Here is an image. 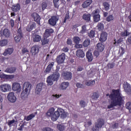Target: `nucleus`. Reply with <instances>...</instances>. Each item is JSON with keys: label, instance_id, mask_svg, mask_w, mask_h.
<instances>
[{"label": "nucleus", "instance_id": "f257e3e1", "mask_svg": "<svg viewBox=\"0 0 131 131\" xmlns=\"http://www.w3.org/2000/svg\"><path fill=\"white\" fill-rule=\"evenodd\" d=\"M106 97H109L111 101L110 105H107V109H111L114 107L122 106L124 103V97L120 93L119 89L112 90V94H106Z\"/></svg>", "mask_w": 131, "mask_h": 131}, {"label": "nucleus", "instance_id": "f03ea898", "mask_svg": "<svg viewBox=\"0 0 131 131\" xmlns=\"http://www.w3.org/2000/svg\"><path fill=\"white\" fill-rule=\"evenodd\" d=\"M46 115L49 117H51V120H52V121H56L60 116L63 119L66 118L67 116L69 115V114L65 112V111L62 108L59 107L57 108V111L55 112V108L51 107L49 108L47 112Z\"/></svg>", "mask_w": 131, "mask_h": 131}, {"label": "nucleus", "instance_id": "7ed1b4c3", "mask_svg": "<svg viewBox=\"0 0 131 131\" xmlns=\"http://www.w3.org/2000/svg\"><path fill=\"white\" fill-rule=\"evenodd\" d=\"M31 84L29 82H25L23 84V91L21 94V98L23 100L26 98L28 97V94L30 92V90H31Z\"/></svg>", "mask_w": 131, "mask_h": 131}, {"label": "nucleus", "instance_id": "20e7f679", "mask_svg": "<svg viewBox=\"0 0 131 131\" xmlns=\"http://www.w3.org/2000/svg\"><path fill=\"white\" fill-rule=\"evenodd\" d=\"M105 121L102 119L98 120L97 122L95 124V128L93 127V131H99V128H101L103 125H104Z\"/></svg>", "mask_w": 131, "mask_h": 131}, {"label": "nucleus", "instance_id": "39448f33", "mask_svg": "<svg viewBox=\"0 0 131 131\" xmlns=\"http://www.w3.org/2000/svg\"><path fill=\"white\" fill-rule=\"evenodd\" d=\"M58 21H59V16L53 15L48 20V24L50 26H56Z\"/></svg>", "mask_w": 131, "mask_h": 131}, {"label": "nucleus", "instance_id": "423d86ee", "mask_svg": "<svg viewBox=\"0 0 131 131\" xmlns=\"http://www.w3.org/2000/svg\"><path fill=\"white\" fill-rule=\"evenodd\" d=\"M65 59H66V55L65 53H63L57 56L56 61L57 64H63L65 61Z\"/></svg>", "mask_w": 131, "mask_h": 131}, {"label": "nucleus", "instance_id": "0eeeda50", "mask_svg": "<svg viewBox=\"0 0 131 131\" xmlns=\"http://www.w3.org/2000/svg\"><path fill=\"white\" fill-rule=\"evenodd\" d=\"M12 87L11 86V85L9 84H2L0 86V90L1 92H3V93H6V92H10V90Z\"/></svg>", "mask_w": 131, "mask_h": 131}, {"label": "nucleus", "instance_id": "6e6552de", "mask_svg": "<svg viewBox=\"0 0 131 131\" xmlns=\"http://www.w3.org/2000/svg\"><path fill=\"white\" fill-rule=\"evenodd\" d=\"M17 35H16L14 37V40L16 41V42H19L20 40H21V38L23 37V33H22V30L21 29V27H20L17 30Z\"/></svg>", "mask_w": 131, "mask_h": 131}, {"label": "nucleus", "instance_id": "1a4fd4ad", "mask_svg": "<svg viewBox=\"0 0 131 131\" xmlns=\"http://www.w3.org/2000/svg\"><path fill=\"white\" fill-rule=\"evenodd\" d=\"M92 15L93 16L94 22H99V20H101V16L100 15L98 10L93 11Z\"/></svg>", "mask_w": 131, "mask_h": 131}, {"label": "nucleus", "instance_id": "9d476101", "mask_svg": "<svg viewBox=\"0 0 131 131\" xmlns=\"http://www.w3.org/2000/svg\"><path fill=\"white\" fill-rule=\"evenodd\" d=\"M39 49H40V47L38 45L33 46L31 49V53H32L33 56H35V55H37L39 52Z\"/></svg>", "mask_w": 131, "mask_h": 131}, {"label": "nucleus", "instance_id": "9b49d317", "mask_svg": "<svg viewBox=\"0 0 131 131\" xmlns=\"http://www.w3.org/2000/svg\"><path fill=\"white\" fill-rule=\"evenodd\" d=\"M62 76L65 80H71L72 79V73L71 72H63Z\"/></svg>", "mask_w": 131, "mask_h": 131}, {"label": "nucleus", "instance_id": "f8f14e48", "mask_svg": "<svg viewBox=\"0 0 131 131\" xmlns=\"http://www.w3.org/2000/svg\"><path fill=\"white\" fill-rule=\"evenodd\" d=\"M12 90L16 93H20L21 92V85L18 82H14L12 84Z\"/></svg>", "mask_w": 131, "mask_h": 131}, {"label": "nucleus", "instance_id": "ddd939ff", "mask_svg": "<svg viewBox=\"0 0 131 131\" xmlns=\"http://www.w3.org/2000/svg\"><path fill=\"white\" fill-rule=\"evenodd\" d=\"M32 17L33 18L34 21L36 22L37 24L40 25V20L41 19V17H40V16H39L38 14L35 12L33 13L32 14Z\"/></svg>", "mask_w": 131, "mask_h": 131}, {"label": "nucleus", "instance_id": "4468645a", "mask_svg": "<svg viewBox=\"0 0 131 131\" xmlns=\"http://www.w3.org/2000/svg\"><path fill=\"white\" fill-rule=\"evenodd\" d=\"M7 98L11 103H15V102H16V100H17L16 96H15V93L13 92L9 93L7 96Z\"/></svg>", "mask_w": 131, "mask_h": 131}, {"label": "nucleus", "instance_id": "2eb2a0df", "mask_svg": "<svg viewBox=\"0 0 131 131\" xmlns=\"http://www.w3.org/2000/svg\"><path fill=\"white\" fill-rule=\"evenodd\" d=\"M54 65H55L54 62H50L44 72L46 74L50 73L51 71H52V69H54Z\"/></svg>", "mask_w": 131, "mask_h": 131}, {"label": "nucleus", "instance_id": "dca6fc26", "mask_svg": "<svg viewBox=\"0 0 131 131\" xmlns=\"http://www.w3.org/2000/svg\"><path fill=\"white\" fill-rule=\"evenodd\" d=\"M1 36H5V37H9L10 36V30L8 29H4V30H2L0 31Z\"/></svg>", "mask_w": 131, "mask_h": 131}, {"label": "nucleus", "instance_id": "f3484780", "mask_svg": "<svg viewBox=\"0 0 131 131\" xmlns=\"http://www.w3.org/2000/svg\"><path fill=\"white\" fill-rule=\"evenodd\" d=\"M52 33H54V30L53 29H47L45 30L43 36L44 37H46V38H48V37H49V36H51V35H52Z\"/></svg>", "mask_w": 131, "mask_h": 131}, {"label": "nucleus", "instance_id": "a211bd4d", "mask_svg": "<svg viewBox=\"0 0 131 131\" xmlns=\"http://www.w3.org/2000/svg\"><path fill=\"white\" fill-rule=\"evenodd\" d=\"M108 37V34L106 32H102L100 34V38L99 40L101 42L106 41L107 40V38Z\"/></svg>", "mask_w": 131, "mask_h": 131}, {"label": "nucleus", "instance_id": "6ab92c4d", "mask_svg": "<svg viewBox=\"0 0 131 131\" xmlns=\"http://www.w3.org/2000/svg\"><path fill=\"white\" fill-rule=\"evenodd\" d=\"M43 84L42 83H39L37 84L35 89V94L39 95L41 91H42V86Z\"/></svg>", "mask_w": 131, "mask_h": 131}, {"label": "nucleus", "instance_id": "aec40b11", "mask_svg": "<svg viewBox=\"0 0 131 131\" xmlns=\"http://www.w3.org/2000/svg\"><path fill=\"white\" fill-rule=\"evenodd\" d=\"M35 28H36V24L35 23H32L30 25L29 24L26 29L27 31L30 32V31H32V30L35 29Z\"/></svg>", "mask_w": 131, "mask_h": 131}, {"label": "nucleus", "instance_id": "412c9836", "mask_svg": "<svg viewBox=\"0 0 131 131\" xmlns=\"http://www.w3.org/2000/svg\"><path fill=\"white\" fill-rule=\"evenodd\" d=\"M33 42H39L41 40V36L38 34H35L32 36Z\"/></svg>", "mask_w": 131, "mask_h": 131}, {"label": "nucleus", "instance_id": "4be33fe9", "mask_svg": "<svg viewBox=\"0 0 131 131\" xmlns=\"http://www.w3.org/2000/svg\"><path fill=\"white\" fill-rule=\"evenodd\" d=\"M76 55L78 58H84L85 54L83 52V50L81 49H78L76 52Z\"/></svg>", "mask_w": 131, "mask_h": 131}, {"label": "nucleus", "instance_id": "5701e85b", "mask_svg": "<svg viewBox=\"0 0 131 131\" xmlns=\"http://www.w3.org/2000/svg\"><path fill=\"white\" fill-rule=\"evenodd\" d=\"M21 7L20 6V4L17 3L16 5H13L11 7V10L13 12H18L19 10H20Z\"/></svg>", "mask_w": 131, "mask_h": 131}, {"label": "nucleus", "instance_id": "b1692460", "mask_svg": "<svg viewBox=\"0 0 131 131\" xmlns=\"http://www.w3.org/2000/svg\"><path fill=\"white\" fill-rule=\"evenodd\" d=\"M105 49V45H103V43L99 42L98 43L96 46V50L98 52H103Z\"/></svg>", "mask_w": 131, "mask_h": 131}, {"label": "nucleus", "instance_id": "393cba45", "mask_svg": "<svg viewBox=\"0 0 131 131\" xmlns=\"http://www.w3.org/2000/svg\"><path fill=\"white\" fill-rule=\"evenodd\" d=\"M124 90L125 92L128 94V95H130L131 94V85L129 84L128 83H126V84H124Z\"/></svg>", "mask_w": 131, "mask_h": 131}, {"label": "nucleus", "instance_id": "a878e982", "mask_svg": "<svg viewBox=\"0 0 131 131\" xmlns=\"http://www.w3.org/2000/svg\"><path fill=\"white\" fill-rule=\"evenodd\" d=\"M69 86V82H63L60 85V90H62V91L66 90V89Z\"/></svg>", "mask_w": 131, "mask_h": 131}, {"label": "nucleus", "instance_id": "bb28decb", "mask_svg": "<svg viewBox=\"0 0 131 131\" xmlns=\"http://www.w3.org/2000/svg\"><path fill=\"white\" fill-rule=\"evenodd\" d=\"M93 3V0H86L82 4V7L84 9L88 8L89 6H91V4Z\"/></svg>", "mask_w": 131, "mask_h": 131}, {"label": "nucleus", "instance_id": "cd10ccee", "mask_svg": "<svg viewBox=\"0 0 131 131\" xmlns=\"http://www.w3.org/2000/svg\"><path fill=\"white\" fill-rule=\"evenodd\" d=\"M52 78V79L54 81H58L59 78H60V73H54L52 75H50Z\"/></svg>", "mask_w": 131, "mask_h": 131}, {"label": "nucleus", "instance_id": "c85d7f7f", "mask_svg": "<svg viewBox=\"0 0 131 131\" xmlns=\"http://www.w3.org/2000/svg\"><path fill=\"white\" fill-rule=\"evenodd\" d=\"M16 70H17V69L15 67H10L6 69L5 72L7 73H14L16 72Z\"/></svg>", "mask_w": 131, "mask_h": 131}, {"label": "nucleus", "instance_id": "c756f323", "mask_svg": "<svg viewBox=\"0 0 131 131\" xmlns=\"http://www.w3.org/2000/svg\"><path fill=\"white\" fill-rule=\"evenodd\" d=\"M14 49L13 48H8L5 50V51L4 52V56H7V55H11L13 53Z\"/></svg>", "mask_w": 131, "mask_h": 131}, {"label": "nucleus", "instance_id": "7c9ffc66", "mask_svg": "<svg viewBox=\"0 0 131 131\" xmlns=\"http://www.w3.org/2000/svg\"><path fill=\"white\" fill-rule=\"evenodd\" d=\"M82 19L86 21V22H90L91 21V14H84L82 16Z\"/></svg>", "mask_w": 131, "mask_h": 131}, {"label": "nucleus", "instance_id": "2f4dec72", "mask_svg": "<svg viewBox=\"0 0 131 131\" xmlns=\"http://www.w3.org/2000/svg\"><path fill=\"white\" fill-rule=\"evenodd\" d=\"M46 81L48 85H53V84H54V81H55L53 79L52 76H49L48 77Z\"/></svg>", "mask_w": 131, "mask_h": 131}, {"label": "nucleus", "instance_id": "473e14b6", "mask_svg": "<svg viewBox=\"0 0 131 131\" xmlns=\"http://www.w3.org/2000/svg\"><path fill=\"white\" fill-rule=\"evenodd\" d=\"M86 57L88 60V62H92L93 61V57L92 53L88 51L86 53Z\"/></svg>", "mask_w": 131, "mask_h": 131}, {"label": "nucleus", "instance_id": "72a5a7b5", "mask_svg": "<svg viewBox=\"0 0 131 131\" xmlns=\"http://www.w3.org/2000/svg\"><path fill=\"white\" fill-rule=\"evenodd\" d=\"M97 29L99 31H102L104 30V24L102 23H99L97 26Z\"/></svg>", "mask_w": 131, "mask_h": 131}, {"label": "nucleus", "instance_id": "f704fd0d", "mask_svg": "<svg viewBox=\"0 0 131 131\" xmlns=\"http://www.w3.org/2000/svg\"><path fill=\"white\" fill-rule=\"evenodd\" d=\"M85 83L88 86H92L93 85H94V84L96 83V81H95V80H93L92 81L90 80L86 81Z\"/></svg>", "mask_w": 131, "mask_h": 131}, {"label": "nucleus", "instance_id": "c9c22d12", "mask_svg": "<svg viewBox=\"0 0 131 131\" xmlns=\"http://www.w3.org/2000/svg\"><path fill=\"white\" fill-rule=\"evenodd\" d=\"M90 43H91V40L86 39L83 41V46L85 48H88V47L90 46Z\"/></svg>", "mask_w": 131, "mask_h": 131}, {"label": "nucleus", "instance_id": "e433bc0d", "mask_svg": "<svg viewBox=\"0 0 131 131\" xmlns=\"http://www.w3.org/2000/svg\"><path fill=\"white\" fill-rule=\"evenodd\" d=\"M49 41L50 40L47 38V37H44L42 39H41V42L42 46H45V45H47V43H49Z\"/></svg>", "mask_w": 131, "mask_h": 131}, {"label": "nucleus", "instance_id": "4c0bfd02", "mask_svg": "<svg viewBox=\"0 0 131 131\" xmlns=\"http://www.w3.org/2000/svg\"><path fill=\"white\" fill-rule=\"evenodd\" d=\"M8 45V40L3 39L0 41V47H5Z\"/></svg>", "mask_w": 131, "mask_h": 131}, {"label": "nucleus", "instance_id": "58836bf2", "mask_svg": "<svg viewBox=\"0 0 131 131\" xmlns=\"http://www.w3.org/2000/svg\"><path fill=\"white\" fill-rule=\"evenodd\" d=\"M59 2H60V0H53L54 6L56 9H59L60 6Z\"/></svg>", "mask_w": 131, "mask_h": 131}, {"label": "nucleus", "instance_id": "ea45409f", "mask_svg": "<svg viewBox=\"0 0 131 131\" xmlns=\"http://www.w3.org/2000/svg\"><path fill=\"white\" fill-rule=\"evenodd\" d=\"M113 20H114V16L112 14L109 15L106 18L107 22H111V21H113Z\"/></svg>", "mask_w": 131, "mask_h": 131}, {"label": "nucleus", "instance_id": "a19ab883", "mask_svg": "<svg viewBox=\"0 0 131 131\" xmlns=\"http://www.w3.org/2000/svg\"><path fill=\"white\" fill-rule=\"evenodd\" d=\"M103 6L104 7V10H105V11H108V10L110 9V5L108 2H104L103 3Z\"/></svg>", "mask_w": 131, "mask_h": 131}, {"label": "nucleus", "instance_id": "79ce46f5", "mask_svg": "<svg viewBox=\"0 0 131 131\" xmlns=\"http://www.w3.org/2000/svg\"><path fill=\"white\" fill-rule=\"evenodd\" d=\"M95 31L91 30L90 33H88V35L90 38H94L95 37Z\"/></svg>", "mask_w": 131, "mask_h": 131}, {"label": "nucleus", "instance_id": "37998d69", "mask_svg": "<svg viewBox=\"0 0 131 131\" xmlns=\"http://www.w3.org/2000/svg\"><path fill=\"white\" fill-rule=\"evenodd\" d=\"M34 117H35V115L31 114L30 115L27 116L26 120L27 121H29V120H31V119H32V118H34Z\"/></svg>", "mask_w": 131, "mask_h": 131}, {"label": "nucleus", "instance_id": "c03bdc74", "mask_svg": "<svg viewBox=\"0 0 131 131\" xmlns=\"http://www.w3.org/2000/svg\"><path fill=\"white\" fill-rule=\"evenodd\" d=\"M99 98V94L97 92H94L92 96V99L93 100H97Z\"/></svg>", "mask_w": 131, "mask_h": 131}, {"label": "nucleus", "instance_id": "a18cd8bd", "mask_svg": "<svg viewBox=\"0 0 131 131\" xmlns=\"http://www.w3.org/2000/svg\"><path fill=\"white\" fill-rule=\"evenodd\" d=\"M80 41V38L77 36L74 37V42H75V43H76V45H78Z\"/></svg>", "mask_w": 131, "mask_h": 131}, {"label": "nucleus", "instance_id": "49530a36", "mask_svg": "<svg viewBox=\"0 0 131 131\" xmlns=\"http://www.w3.org/2000/svg\"><path fill=\"white\" fill-rule=\"evenodd\" d=\"M79 105L81 107V108H84V107L86 106V103H85V101L83 100H81L80 101Z\"/></svg>", "mask_w": 131, "mask_h": 131}, {"label": "nucleus", "instance_id": "de8ad7c7", "mask_svg": "<svg viewBox=\"0 0 131 131\" xmlns=\"http://www.w3.org/2000/svg\"><path fill=\"white\" fill-rule=\"evenodd\" d=\"M126 43L127 46H130L131 45V35L128 36L127 40H126Z\"/></svg>", "mask_w": 131, "mask_h": 131}, {"label": "nucleus", "instance_id": "09e8293b", "mask_svg": "<svg viewBox=\"0 0 131 131\" xmlns=\"http://www.w3.org/2000/svg\"><path fill=\"white\" fill-rule=\"evenodd\" d=\"M68 19H70V16H69V13L67 12V14H66V16L64 18L63 23H66V21H67Z\"/></svg>", "mask_w": 131, "mask_h": 131}, {"label": "nucleus", "instance_id": "8fccbe9b", "mask_svg": "<svg viewBox=\"0 0 131 131\" xmlns=\"http://www.w3.org/2000/svg\"><path fill=\"white\" fill-rule=\"evenodd\" d=\"M126 108L129 110V112L131 113V102H127L126 104Z\"/></svg>", "mask_w": 131, "mask_h": 131}, {"label": "nucleus", "instance_id": "3c124183", "mask_svg": "<svg viewBox=\"0 0 131 131\" xmlns=\"http://www.w3.org/2000/svg\"><path fill=\"white\" fill-rule=\"evenodd\" d=\"M57 128L60 131H63V130H64V129H65V126H64V125H58Z\"/></svg>", "mask_w": 131, "mask_h": 131}, {"label": "nucleus", "instance_id": "603ef678", "mask_svg": "<svg viewBox=\"0 0 131 131\" xmlns=\"http://www.w3.org/2000/svg\"><path fill=\"white\" fill-rule=\"evenodd\" d=\"M114 66H115V63H108L107 64V67L108 69H112V68H114Z\"/></svg>", "mask_w": 131, "mask_h": 131}, {"label": "nucleus", "instance_id": "864d4df0", "mask_svg": "<svg viewBox=\"0 0 131 131\" xmlns=\"http://www.w3.org/2000/svg\"><path fill=\"white\" fill-rule=\"evenodd\" d=\"M0 77L2 78V79H8V76L5 74H1L0 75Z\"/></svg>", "mask_w": 131, "mask_h": 131}, {"label": "nucleus", "instance_id": "5fc2aeb1", "mask_svg": "<svg viewBox=\"0 0 131 131\" xmlns=\"http://www.w3.org/2000/svg\"><path fill=\"white\" fill-rule=\"evenodd\" d=\"M48 7V5L47 4V3L43 2L42 3V11H45L46 9H47V7Z\"/></svg>", "mask_w": 131, "mask_h": 131}, {"label": "nucleus", "instance_id": "6e6d98bb", "mask_svg": "<svg viewBox=\"0 0 131 131\" xmlns=\"http://www.w3.org/2000/svg\"><path fill=\"white\" fill-rule=\"evenodd\" d=\"M21 53L23 55H24L25 54H28V53H29V51L27 49L23 48L21 50Z\"/></svg>", "mask_w": 131, "mask_h": 131}, {"label": "nucleus", "instance_id": "4d7b16f0", "mask_svg": "<svg viewBox=\"0 0 131 131\" xmlns=\"http://www.w3.org/2000/svg\"><path fill=\"white\" fill-rule=\"evenodd\" d=\"M116 40H115V42L114 43V45H116L117 46H118L119 43H121L122 42V40L120 38L117 41H116Z\"/></svg>", "mask_w": 131, "mask_h": 131}, {"label": "nucleus", "instance_id": "13d9d810", "mask_svg": "<svg viewBox=\"0 0 131 131\" xmlns=\"http://www.w3.org/2000/svg\"><path fill=\"white\" fill-rule=\"evenodd\" d=\"M86 31V26L84 25L82 26V30L81 31V33H84Z\"/></svg>", "mask_w": 131, "mask_h": 131}, {"label": "nucleus", "instance_id": "bf43d9fd", "mask_svg": "<svg viewBox=\"0 0 131 131\" xmlns=\"http://www.w3.org/2000/svg\"><path fill=\"white\" fill-rule=\"evenodd\" d=\"M76 86H77V88H79V89H82L83 88H84L83 84L80 83H77L76 84Z\"/></svg>", "mask_w": 131, "mask_h": 131}, {"label": "nucleus", "instance_id": "052dcab7", "mask_svg": "<svg viewBox=\"0 0 131 131\" xmlns=\"http://www.w3.org/2000/svg\"><path fill=\"white\" fill-rule=\"evenodd\" d=\"M99 52V51H95L94 52L93 55L96 58H98V57H99V56H100V53Z\"/></svg>", "mask_w": 131, "mask_h": 131}, {"label": "nucleus", "instance_id": "680f3d73", "mask_svg": "<svg viewBox=\"0 0 131 131\" xmlns=\"http://www.w3.org/2000/svg\"><path fill=\"white\" fill-rule=\"evenodd\" d=\"M42 131H54V130L50 127H44L42 129Z\"/></svg>", "mask_w": 131, "mask_h": 131}, {"label": "nucleus", "instance_id": "e2e57ef3", "mask_svg": "<svg viewBox=\"0 0 131 131\" xmlns=\"http://www.w3.org/2000/svg\"><path fill=\"white\" fill-rule=\"evenodd\" d=\"M67 43L69 46H71V45H72V40L70 38H68L67 41Z\"/></svg>", "mask_w": 131, "mask_h": 131}, {"label": "nucleus", "instance_id": "0e129e2a", "mask_svg": "<svg viewBox=\"0 0 131 131\" xmlns=\"http://www.w3.org/2000/svg\"><path fill=\"white\" fill-rule=\"evenodd\" d=\"M62 95H58V94H55V95H53L52 97H53V98H55V99H59V98H60V97H61Z\"/></svg>", "mask_w": 131, "mask_h": 131}, {"label": "nucleus", "instance_id": "69168bd1", "mask_svg": "<svg viewBox=\"0 0 131 131\" xmlns=\"http://www.w3.org/2000/svg\"><path fill=\"white\" fill-rule=\"evenodd\" d=\"M119 124L118 123H115L113 125V128H117L118 127Z\"/></svg>", "mask_w": 131, "mask_h": 131}, {"label": "nucleus", "instance_id": "338daca9", "mask_svg": "<svg viewBox=\"0 0 131 131\" xmlns=\"http://www.w3.org/2000/svg\"><path fill=\"white\" fill-rule=\"evenodd\" d=\"M62 52H64V53H67V52H68V51H69V49H68V47H64L62 49Z\"/></svg>", "mask_w": 131, "mask_h": 131}, {"label": "nucleus", "instance_id": "774afa93", "mask_svg": "<svg viewBox=\"0 0 131 131\" xmlns=\"http://www.w3.org/2000/svg\"><path fill=\"white\" fill-rule=\"evenodd\" d=\"M120 51H121V55H123V54H124L125 53V50H124V48L121 47L120 49Z\"/></svg>", "mask_w": 131, "mask_h": 131}]
</instances>
